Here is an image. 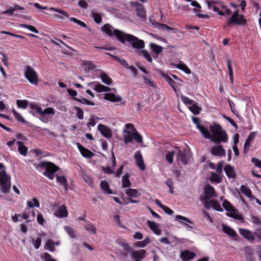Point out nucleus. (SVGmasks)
Instances as JSON below:
<instances>
[{
	"label": "nucleus",
	"instance_id": "19",
	"mask_svg": "<svg viewBox=\"0 0 261 261\" xmlns=\"http://www.w3.org/2000/svg\"><path fill=\"white\" fill-rule=\"evenodd\" d=\"M239 232L241 235L247 240L250 241H253L254 240V235L251 231L247 229L241 228L239 229Z\"/></svg>",
	"mask_w": 261,
	"mask_h": 261
},
{
	"label": "nucleus",
	"instance_id": "53",
	"mask_svg": "<svg viewBox=\"0 0 261 261\" xmlns=\"http://www.w3.org/2000/svg\"><path fill=\"white\" fill-rule=\"evenodd\" d=\"M133 139L136 140L137 143H141L143 141L142 137L140 134L136 131L133 132Z\"/></svg>",
	"mask_w": 261,
	"mask_h": 261
},
{
	"label": "nucleus",
	"instance_id": "5",
	"mask_svg": "<svg viewBox=\"0 0 261 261\" xmlns=\"http://www.w3.org/2000/svg\"><path fill=\"white\" fill-rule=\"evenodd\" d=\"M124 42L122 43H125L126 41L131 43L132 46L134 48L142 49L145 46V43L143 40L139 39L138 37L129 34L125 33L123 36Z\"/></svg>",
	"mask_w": 261,
	"mask_h": 261
},
{
	"label": "nucleus",
	"instance_id": "40",
	"mask_svg": "<svg viewBox=\"0 0 261 261\" xmlns=\"http://www.w3.org/2000/svg\"><path fill=\"white\" fill-rule=\"evenodd\" d=\"M30 108L33 111L31 112V113L33 114H34V113L36 112L40 115L42 113V108L39 105L31 103L30 104Z\"/></svg>",
	"mask_w": 261,
	"mask_h": 261
},
{
	"label": "nucleus",
	"instance_id": "64",
	"mask_svg": "<svg viewBox=\"0 0 261 261\" xmlns=\"http://www.w3.org/2000/svg\"><path fill=\"white\" fill-rule=\"evenodd\" d=\"M250 221L257 225H261V220L256 216H251Z\"/></svg>",
	"mask_w": 261,
	"mask_h": 261
},
{
	"label": "nucleus",
	"instance_id": "63",
	"mask_svg": "<svg viewBox=\"0 0 261 261\" xmlns=\"http://www.w3.org/2000/svg\"><path fill=\"white\" fill-rule=\"evenodd\" d=\"M21 27L27 29L29 30L30 31L34 32L35 33H37H37H39L38 30L35 27H34L33 25H29V24H23L21 25Z\"/></svg>",
	"mask_w": 261,
	"mask_h": 261
},
{
	"label": "nucleus",
	"instance_id": "59",
	"mask_svg": "<svg viewBox=\"0 0 261 261\" xmlns=\"http://www.w3.org/2000/svg\"><path fill=\"white\" fill-rule=\"evenodd\" d=\"M175 152L174 151H172L169 152L166 155V159L168 162L170 164H172L173 161V156L174 155Z\"/></svg>",
	"mask_w": 261,
	"mask_h": 261
},
{
	"label": "nucleus",
	"instance_id": "39",
	"mask_svg": "<svg viewBox=\"0 0 261 261\" xmlns=\"http://www.w3.org/2000/svg\"><path fill=\"white\" fill-rule=\"evenodd\" d=\"M210 204L211 206L215 210L219 212H223V210L221 207L220 204L218 202V201L216 200H211Z\"/></svg>",
	"mask_w": 261,
	"mask_h": 261
},
{
	"label": "nucleus",
	"instance_id": "7",
	"mask_svg": "<svg viewBox=\"0 0 261 261\" xmlns=\"http://www.w3.org/2000/svg\"><path fill=\"white\" fill-rule=\"evenodd\" d=\"M247 23V20L244 18L243 15L239 16L230 17L224 27H230L234 25H244Z\"/></svg>",
	"mask_w": 261,
	"mask_h": 261
},
{
	"label": "nucleus",
	"instance_id": "30",
	"mask_svg": "<svg viewBox=\"0 0 261 261\" xmlns=\"http://www.w3.org/2000/svg\"><path fill=\"white\" fill-rule=\"evenodd\" d=\"M24 9V8L18 5H15L14 7H10L9 9L6 10L4 11L2 14H8L9 15H12L13 14L14 12L17 10H22Z\"/></svg>",
	"mask_w": 261,
	"mask_h": 261
},
{
	"label": "nucleus",
	"instance_id": "52",
	"mask_svg": "<svg viewBox=\"0 0 261 261\" xmlns=\"http://www.w3.org/2000/svg\"><path fill=\"white\" fill-rule=\"evenodd\" d=\"M46 248L49 249L51 252H54L55 250L54 246V242L51 240H48L45 245Z\"/></svg>",
	"mask_w": 261,
	"mask_h": 261
},
{
	"label": "nucleus",
	"instance_id": "50",
	"mask_svg": "<svg viewBox=\"0 0 261 261\" xmlns=\"http://www.w3.org/2000/svg\"><path fill=\"white\" fill-rule=\"evenodd\" d=\"M189 109L195 115L199 114L201 110L200 108L197 106V103L192 104V106L189 108Z\"/></svg>",
	"mask_w": 261,
	"mask_h": 261
},
{
	"label": "nucleus",
	"instance_id": "42",
	"mask_svg": "<svg viewBox=\"0 0 261 261\" xmlns=\"http://www.w3.org/2000/svg\"><path fill=\"white\" fill-rule=\"evenodd\" d=\"M221 180L222 177L220 175L214 172H212L210 177V181L211 182H215L217 184H219L221 182Z\"/></svg>",
	"mask_w": 261,
	"mask_h": 261
},
{
	"label": "nucleus",
	"instance_id": "49",
	"mask_svg": "<svg viewBox=\"0 0 261 261\" xmlns=\"http://www.w3.org/2000/svg\"><path fill=\"white\" fill-rule=\"evenodd\" d=\"M92 16L94 21L96 23L99 24L101 22L102 17L99 13L95 12H92Z\"/></svg>",
	"mask_w": 261,
	"mask_h": 261
},
{
	"label": "nucleus",
	"instance_id": "8",
	"mask_svg": "<svg viewBox=\"0 0 261 261\" xmlns=\"http://www.w3.org/2000/svg\"><path fill=\"white\" fill-rule=\"evenodd\" d=\"M89 85L93 87L94 90L97 92H109L111 90L110 88L104 86L97 82H93L89 84Z\"/></svg>",
	"mask_w": 261,
	"mask_h": 261
},
{
	"label": "nucleus",
	"instance_id": "61",
	"mask_svg": "<svg viewBox=\"0 0 261 261\" xmlns=\"http://www.w3.org/2000/svg\"><path fill=\"white\" fill-rule=\"evenodd\" d=\"M50 9L52 11H55L56 12H58V13L62 14L63 16H65L68 18L69 17V15H68V14L66 11H63L61 9H59L53 8V7L50 8Z\"/></svg>",
	"mask_w": 261,
	"mask_h": 261
},
{
	"label": "nucleus",
	"instance_id": "26",
	"mask_svg": "<svg viewBox=\"0 0 261 261\" xmlns=\"http://www.w3.org/2000/svg\"><path fill=\"white\" fill-rule=\"evenodd\" d=\"M241 192L245 195L247 197L251 198H255V196L252 195L251 190L247 186L245 185H242L240 189Z\"/></svg>",
	"mask_w": 261,
	"mask_h": 261
},
{
	"label": "nucleus",
	"instance_id": "28",
	"mask_svg": "<svg viewBox=\"0 0 261 261\" xmlns=\"http://www.w3.org/2000/svg\"><path fill=\"white\" fill-rule=\"evenodd\" d=\"M55 114V110L54 108L49 107L45 109L44 110L42 109V113L40 114V120L44 122L45 115L46 114L54 115Z\"/></svg>",
	"mask_w": 261,
	"mask_h": 261
},
{
	"label": "nucleus",
	"instance_id": "60",
	"mask_svg": "<svg viewBox=\"0 0 261 261\" xmlns=\"http://www.w3.org/2000/svg\"><path fill=\"white\" fill-rule=\"evenodd\" d=\"M180 99L181 101L187 105H192L194 101L193 100L190 99L189 98L184 95L180 96Z\"/></svg>",
	"mask_w": 261,
	"mask_h": 261
},
{
	"label": "nucleus",
	"instance_id": "17",
	"mask_svg": "<svg viewBox=\"0 0 261 261\" xmlns=\"http://www.w3.org/2000/svg\"><path fill=\"white\" fill-rule=\"evenodd\" d=\"M135 7L137 15L141 18H146V11L144 6L138 2H136Z\"/></svg>",
	"mask_w": 261,
	"mask_h": 261
},
{
	"label": "nucleus",
	"instance_id": "32",
	"mask_svg": "<svg viewBox=\"0 0 261 261\" xmlns=\"http://www.w3.org/2000/svg\"><path fill=\"white\" fill-rule=\"evenodd\" d=\"M17 144L18 145V151L21 155L26 156L28 152V148L23 144V143L20 141H17Z\"/></svg>",
	"mask_w": 261,
	"mask_h": 261
},
{
	"label": "nucleus",
	"instance_id": "4",
	"mask_svg": "<svg viewBox=\"0 0 261 261\" xmlns=\"http://www.w3.org/2000/svg\"><path fill=\"white\" fill-rule=\"evenodd\" d=\"M101 31L110 37L115 36L117 39L120 42H123V36L125 33L117 29H115L110 24H105L101 28Z\"/></svg>",
	"mask_w": 261,
	"mask_h": 261
},
{
	"label": "nucleus",
	"instance_id": "31",
	"mask_svg": "<svg viewBox=\"0 0 261 261\" xmlns=\"http://www.w3.org/2000/svg\"><path fill=\"white\" fill-rule=\"evenodd\" d=\"M56 181L57 182L63 186L66 191L67 190L68 182L65 176L56 175Z\"/></svg>",
	"mask_w": 261,
	"mask_h": 261
},
{
	"label": "nucleus",
	"instance_id": "27",
	"mask_svg": "<svg viewBox=\"0 0 261 261\" xmlns=\"http://www.w3.org/2000/svg\"><path fill=\"white\" fill-rule=\"evenodd\" d=\"M146 251L145 250L141 249L139 251L133 250L132 256L133 258H144L145 257Z\"/></svg>",
	"mask_w": 261,
	"mask_h": 261
},
{
	"label": "nucleus",
	"instance_id": "11",
	"mask_svg": "<svg viewBox=\"0 0 261 261\" xmlns=\"http://www.w3.org/2000/svg\"><path fill=\"white\" fill-rule=\"evenodd\" d=\"M98 128L100 133L105 137L110 138L112 136V132L111 130L107 126L99 124L98 125Z\"/></svg>",
	"mask_w": 261,
	"mask_h": 261
},
{
	"label": "nucleus",
	"instance_id": "3",
	"mask_svg": "<svg viewBox=\"0 0 261 261\" xmlns=\"http://www.w3.org/2000/svg\"><path fill=\"white\" fill-rule=\"evenodd\" d=\"M37 166L39 168L45 169V170L43 173V174L50 180L54 179L55 173L60 169L58 166L50 162H41Z\"/></svg>",
	"mask_w": 261,
	"mask_h": 261
},
{
	"label": "nucleus",
	"instance_id": "35",
	"mask_svg": "<svg viewBox=\"0 0 261 261\" xmlns=\"http://www.w3.org/2000/svg\"><path fill=\"white\" fill-rule=\"evenodd\" d=\"M129 175L128 173L125 174L122 179V187L128 188L131 186L130 180H129Z\"/></svg>",
	"mask_w": 261,
	"mask_h": 261
},
{
	"label": "nucleus",
	"instance_id": "14",
	"mask_svg": "<svg viewBox=\"0 0 261 261\" xmlns=\"http://www.w3.org/2000/svg\"><path fill=\"white\" fill-rule=\"evenodd\" d=\"M196 256V254L189 250H186L180 252V257L183 261H189Z\"/></svg>",
	"mask_w": 261,
	"mask_h": 261
},
{
	"label": "nucleus",
	"instance_id": "41",
	"mask_svg": "<svg viewBox=\"0 0 261 261\" xmlns=\"http://www.w3.org/2000/svg\"><path fill=\"white\" fill-rule=\"evenodd\" d=\"M150 242V239L149 237H146L142 241H138L135 243V246L138 247H144Z\"/></svg>",
	"mask_w": 261,
	"mask_h": 261
},
{
	"label": "nucleus",
	"instance_id": "38",
	"mask_svg": "<svg viewBox=\"0 0 261 261\" xmlns=\"http://www.w3.org/2000/svg\"><path fill=\"white\" fill-rule=\"evenodd\" d=\"M150 47L157 55L160 54L163 50L162 46L152 43L150 44Z\"/></svg>",
	"mask_w": 261,
	"mask_h": 261
},
{
	"label": "nucleus",
	"instance_id": "45",
	"mask_svg": "<svg viewBox=\"0 0 261 261\" xmlns=\"http://www.w3.org/2000/svg\"><path fill=\"white\" fill-rule=\"evenodd\" d=\"M73 99L75 101H77L83 104H86L90 106H94L95 105L93 102L90 101L85 98L82 97L81 99H80L74 97L73 98Z\"/></svg>",
	"mask_w": 261,
	"mask_h": 261
},
{
	"label": "nucleus",
	"instance_id": "29",
	"mask_svg": "<svg viewBox=\"0 0 261 261\" xmlns=\"http://www.w3.org/2000/svg\"><path fill=\"white\" fill-rule=\"evenodd\" d=\"M192 120L193 123L196 125L197 128L199 129L202 135H203L207 127H205L200 124V119L198 117H193Z\"/></svg>",
	"mask_w": 261,
	"mask_h": 261
},
{
	"label": "nucleus",
	"instance_id": "62",
	"mask_svg": "<svg viewBox=\"0 0 261 261\" xmlns=\"http://www.w3.org/2000/svg\"><path fill=\"white\" fill-rule=\"evenodd\" d=\"M13 114L15 116V118L17 119V121H20L23 123H25V121L23 118V117L19 113L17 112L16 111H13Z\"/></svg>",
	"mask_w": 261,
	"mask_h": 261
},
{
	"label": "nucleus",
	"instance_id": "56",
	"mask_svg": "<svg viewBox=\"0 0 261 261\" xmlns=\"http://www.w3.org/2000/svg\"><path fill=\"white\" fill-rule=\"evenodd\" d=\"M74 110L76 111V116L79 119H83L84 118V112L83 110L78 107H75Z\"/></svg>",
	"mask_w": 261,
	"mask_h": 261
},
{
	"label": "nucleus",
	"instance_id": "1",
	"mask_svg": "<svg viewBox=\"0 0 261 261\" xmlns=\"http://www.w3.org/2000/svg\"><path fill=\"white\" fill-rule=\"evenodd\" d=\"M210 131L207 128L203 136L206 139L211 140L216 144L227 143L228 142V135L222 126L216 123H214L209 127Z\"/></svg>",
	"mask_w": 261,
	"mask_h": 261
},
{
	"label": "nucleus",
	"instance_id": "48",
	"mask_svg": "<svg viewBox=\"0 0 261 261\" xmlns=\"http://www.w3.org/2000/svg\"><path fill=\"white\" fill-rule=\"evenodd\" d=\"M125 194L130 197H136L138 195V191L136 189L129 188L125 191Z\"/></svg>",
	"mask_w": 261,
	"mask_h": 261
},
{
	"label": "nucleus",
	"instance_id": "9",
	"mask_svg": "<svg viewBox=\"0 0 261 261\" xmlns=\"http://www.w3.org/2000/svg\"><path fill=\"white\" fill-rule=\"evenodd\" d=\"M134 158L137 165L142 171L144 170L145 169V165L144 163L142 155L139 151L136 152L134 155Z\"/></svg>",
	"mask_w": 261,
	"mask_h": 261
},
{
	"label": "nucleus",
	"instance_id": "34",
	"mask_svg": "<svg viewBox=\"0 0 261 261\" xmlns=\"http://www.w3.org/2000/svg\"><path fill=\"white\" fill-rule=\"evenodd\" d=\"M222 205L225 210L229 212H236L237 210L234 208L232 205L227 200H224L223 202Z\"/></svg>",
	"mask_w": 261,
	"mask_h": 261
},
{
	"label": "nucleus",
	"instance_id": "12",
	"mask_svg": "<svg viewBox=\"0 0 261 261\" xmlns=\"http://www.w3.org/2000/svg\"><path fill=\"white\" fill-rule=\"evenodd\" d=\"M204 196L203 197L205 198H212L216 196L215 191L213 186L210 184L206 185L204 187Z\"/></svg>",
	"mask_w": 261,
	"mask_h": 261
},
{
	"label": "nucleus",
	"instance_id": "58",
	"mask_svg": "<svg viewBox=\"0 0 261 261\" xmlns=\"http://www.w3.org/2000/svg\"><path fill=\"white\" fill-rule=\"evenodd\" d=\"M175 218H176V220L179 221L181 223H182V222L180 221V220H183V221H184L186 222H188L189 223H190L192 224H194L193 222L191 221L189 218H188L186 217L182 216L181 215H176Z\"/></svg>",
	"mask_w": 261,
	"mask_h": 261
},
{
	"label": "nucleus",
	"instance_id": "33",
	"mask_svg": "<svg viewBox=\"0 0 261 261\" xmlns=\"http://www.w3.org/2000/svg\"><path fill=\"white\" fill-rule=\"evenodd\" d=\"M226 62L227 63V68L228 70L229 79L230 81V83L232 84L233 83V72L232 68L231 67V64L230 60L228 59H227L226 60Z\"/></svg>",
	"mask_w": 261,
	"mask_h": 261
},
{
	"label": "nucleus",
	"instance_id": "13",
	"mask_svg": "<svg viewBox=\"0 0 261 261\" xmlns=\"http://www.w3.org/2000/svg\"><path fill=\"white\" fill-rule=\"evenodd\" d=\"M77 146L81 154L85 158H90L94 156V153L90 150L83 146L80 143H77Z\"/></svg>",
	"mask_w": 261,
	"mask_h": 261
},
{
	"label": "nucleus",
	"instance_id": "23",
	"mask_svg": "<svg viewBox=\"0 0 261 261\" xmlns=\"http://www.w3.org/2000/svg\"><path fill=\"white\" fill-rule=\"evenodd\" d=\"M222 226L223 231L228 236L233 238L236 237L238 236L237 232L229 226L224 224H222Z\"/></svg>",
	"mask_w": 261,
	"mask_h": 261
},
{
	"label": "nucleus",
	"instance_id": "21",
	"mask_svg": "<svg viewBox=\"0 0 261 261\" xmlns=\"http://www.w3.org/2000/svg\"><path fill=\"white\" fill-rule=\"evenodd\" d=\"M256 135V133L255 132H251L248 135V137L245 140L244 145V152L245 153L248 152L247 148L249 147L251 141H252L255 136Z\"/></svg>",
	"mask_w": 261,
	"mask_h": 261
},
{
	"label": "nucleus",
	"instance_id": "47",
	"mask_svg": "<svg viewBox=\"0 0 261 261\" xmlns=\"http://www.w3.org/2000/svg\"><path fill=\"white\" fill-rule=\"evenodd\" d=\"M32 201L34 202V203L31 201H27V205L29 207L33 208L34 206H36V207H39V206H40L39 202L36 198H33L32 199Z\"/></svg>",
	"mask_w": 261,
	"mask_h": 261
},
{
	"label": "nucleus",
	"instance_id": "25",
	"mask_svg": "<svg viewBox=\"0 0 261 261\" xmlns=\"http://www.w3.org/2000/svg\"><path fill=\"white\" fill-rule=\"evenodd\" d=\"M100 187L104 193L112 194V190L110 188L108 182L106 180H102L100 183Z\"/></svg>",
	"mask_w": 261,
	"mask_h": 261
},
{
	"label": "nucleus",
	"instance_id": "22",
	"mask_svg": "<svg viewBox=\"0 0 261 261\" xmlns=\"http://www.w3.org/2000/svg\"><path fill=\"white\" fill-rule=\"evenodd\" d=\"M177 158L184 165L187 164L189 161L188 153L186 150H179Z\"/></svg>",
	"mask_w": 261,
	"mask_h": 261
},
{
	"label": "nucleus",
	"instance_id": "44",
	"mask_svg": "<svg viewBox=\"0 0 261 261\" xmlns=\"http://www.w3.org/2000/svg\"><path fill=\"white\" fill-rule=\"evenodd\" d=\"M126 135L124 137V141L125 144L130 143L133 139V132L129 130H124Z\"/></svg>",
	"mask_w": 261,
	"mask_h": 261
},
{
	"label": "nucleus",
	"instance_id": "51",
	"mask_svg": "<svg viewBox=\"0 0 261 261\" xmlns=\"http://www.w3.org/2000/svg\"><path fill=\"white\" fill-rule=\"evenodd\" d=\"M85 228L87 231L92 232L93 234L96 233V229L95 227L90 222H89L87 225L85 226Z\"/></svg>",
	"mask_w": 261,
	"mask_h": 261
},
{
	"label": "nucleus",
	"instance_id": "6",
	"mask_svg": "<svg viewBox=\"0 0 261 261\" xmlns=\"http://www.w3.org/2000/svg\"><path fill=\"white\" fill-rule=\"evenodd\" d=\"M24 76L31 84H37L38 82V77L37 73L30 65L26 66Z\"/></svg>",
	"mask_w": 261,
	"mask_h": 261
},
{
	"label": "nucleus",
	"instance_id": "18",
	"mask_svg": "<svg viewBox=\"0 0 261 261\" xmlns=\"http://www.w3.org/2000/svg\"><path fill=\"white\" fill-rule=\"evenodd\" d=\"M104 99L111 102H116L121 101L122 97L113 93H107L105 94Z\"/></svg>",
	"mask_w": 261,
	"mask_h": 261
},
{
	"label": "nucleus",
	"instance_id": "24",
	"mask_svg": "<svg viewBox=\"0 0 261 261\" xmlns=\"http://www.w3.org/2000/svg\"><path fill=\"white\" fill-rule=\"evenodd\" d=\"M147 224L149 228L156 235L161 233V230L159 229L158 224L153 221L148 220Z\"/></svg>",
	"mask_w": 261,
	"mask_h": 261
},
{
	"label": "nucleus",
	"instance_id": "36",
	"mask_svg": "<svg viewBox=\"0 0 261 261\" xmlns=\"http://www.w3.org/2000/svg\"><path fill=\"white\" fill-rule=\"evenodd\" d=\"M174 66L184 71L187 74H190L191 70L184 63L174 64Z\"/></svg>",
	"mask_w": 261,
	"mask_h": 261
},
{
	"label": "nucleus",
	"instance_id": "43",
	"mask_svg": "<svg viewBox=\"0 0 261 261\" xmlns=\"http://www.w3.org/2000/svg\"><path fill=\"white\" fill-rule=\"evenodd\" d=\"M163 76L165 80L170 84V85L171 86L174 92H176V88L174 86V84L175 83V82L171 78L168 74H164Z\"/></svg>",
	"mask_w": 261,
	"mask_h": 261
},
{
	"label": "nucleus",
	"instance_id": "10",
	"mask_svg": "<svg viewBox=\"0 0 261 261\" xmlns=\"http://www.w3.org/2000/svg\"><path fill=\"white\" fill-rule=\"evenodd\" d=\"M211 152L214 156H222L225 155V150L221 145L214 146L212 148Z\"/></svg>",
	"mask_w": 261,
	"mask_h": 261
},
{
	"label": "nucleus",
	"instance_id": "20",
	"mask_svg": "<svg viewBox=\"0 0 261 261\" xmlns=\"http://www.w3.org/2000/svg\"><path fill=\"white\" fill-rule=\"evenodd\" d=\"M224 170L226 175L229 178H236V173L233 167L230 165H227L225 166Z\"/></svg>",
	"mask_w": 261,
	"mask_h": 261
},
{
	"label": "nucleus",
	"instance_id": "57",
	"mask_svg": "<svg viewBox=\"0 0 261 261\" xmlns=\"http://www.w3.org/2000/svg\"><path fill=\"white\" fill-rule=\"evenodd\" d=\"M141 53L145 58V59L149 62H151L152 61V58L149 52L145 49H142Z\"/></svg>",
	"mask_w": 261,
	"mask_h": 261
},
{
	"label": "nucleus",
	"instance_id": "2",
	"mask_svg": "<svg viewBox=\"0 0 261 261\" xmlns=\"http://www.w3.org/2000/svg\"><path fill=\"white\" fill-rule=\"evenodd\" d=\"M0 186L3 193H8L11 189V177L6 173L4 166L0 163Z\"/></svg>",
	"mask_w": 261,
	"mask_h": 261
},
{
	"label": "nucleus",
	"instance_id": "55",
	"mask_svg": "<svg viewBox=\"0 0 261 261\" xmlns=\"http://www.w3.org/2000/svg\"><path fill=\"white\" fill-rule=\"evenodd\" d=\"M65 231L67 232V233L72 238H74L76 237V235L74 232V230L73 228L70 226H65L64 227Z\"/></svg>",
	"mask_w": 261,
	"mask_h": 261
},
{
	"label": "nucleus",
	"instance_id": "54",
	"mask_svg": "<svg viewBox=\"0 0 261 261\" xmlns=\"http://www.w3.org/2000/svg\"><path fill=\"white\" fill-rule=\"evenodd\" d=\"M142 77L144 80V83L146 85L151 87H155V85L154 83L146 75H142Z\"/></svg>",
	"mask_w": 261,
	"mask_h": 261
},
{
	"label": "nucleus",
	"instance_id": "15",
	"mask_svg": "<svg viewBox=\"0 0 261 261\" xmlns=\"http://www.w3.org/2000/svg\"><path fill=\"white\" fill-rule=\"evenodd\" d=\"M55 215L58 218L67 217L68 215L66 206L65 205H62L59 206L55 211Z\"/></svg>",
	"mask_w": 261,
	"mask_h": 261
},
{
	"label": "nucleus",
	"instance_id": "37",
	"mask_svg": "<svg viewBox=\"0 0 261 261\" xmlns=\"http://www.w3.org/2000/svg\"><path fill=\"white\" fill-rule=\"evenodd\" d=\"M100 77L102 82L107 85H110L112 82V80L105 72L100 73Z\"/></svg>",
	"mask_w": 261,
	"mask_h": 261
},
{
	"label": "nucleus",
	"instance_id": "16",
	"mask_svg": "<svg viewBox=\"0 0 261 261\" xmlns=\"http://www.w3.org/2000/svg\"><path fill=\"white\" fill-rule=\"evenodd\" d=\"M206 3L207 4V6L209 9H212L214 12H217L219 10V8L216 5H219L222 8H225V6H224L223 3L220 1H207Z\"/></svg>",
	"mask_w": 261,
	"mask_h": 261
},
{
	"label": "nucleus",
	"instance_id": "46",
	"mask_svg": "<svg viewBox=\"0 0 261 261\" xmlns=\"http://www.w3.org/2000/svg\"><path fill=\"white\" fill-rule=\"evenodd\" d=\"M16 104L19 108L25 109L29 105V101L27 100H17Z\"/></svg>",
	"mask_w": 261,
	"mask_h": 261
}]
</instances>
